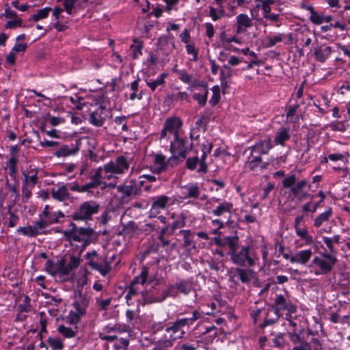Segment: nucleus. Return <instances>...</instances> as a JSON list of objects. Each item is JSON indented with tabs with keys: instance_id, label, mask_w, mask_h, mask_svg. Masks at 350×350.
Segmentation results:
<instances>
[{
	"instance_id": "17",
	"label": "nucleus",
	"mask_w": 350,
	"mask_h": 350,
	"mask_svg": "<svg viewBox=\"0 0 350 350\" xmlns=\"http://www.w3.org/2000/svg\"><path fill=\"white\" fill-rule=\"evenodd\" d=\"M213 241L218 246L228 247L229 249L228 252H230L237 246H239V237L237 236L215 237L213 239Z\"/></svg>"
},
{
	"instance_id": "36",
	"label": "nucleus",
	"mask_w": 350,
	"mask_h": 350,
	"mask_svg": "<svg viewBox=\"0 0 350 350\" xmlns=\"http://www.w3.org/2000/svg\"><path fill=\"white\" fill-rule=\"evenodd\" d=\"M137 297V298L135 299L137 302V307H139V304L144 305V303L141 301V299L139 297V292L137 289L135 288V286L130 285L129 288V291L127 294L125 296L126 302L128 306H131L133 304L132 299Z\"/></svg>"
},
{
	"instance_id": "22",
	"label": "nucleus",
	"mask_w": 350,
	"mask_h": 350,
	"mask_svg": "<svg viewBox=\"0 0 350 350\" xmlns=\"http://www.w3.org/2000/svg\"><path fill=\"white\" fill-rule=\"evenodd\" d=\"M312 256V252L310 249L298 251L291 256L290 262L291 263L306 265L310 260Z\"/></svg>"
},
{
	"instance_id": "49",
	"label": "nucleus",
	"mask_w": 350,
	"mask_h": 350,
	"mask_svg": "<svg viewBox=\"0 0 350 350\" xmlns=\"http://www.w3.org/2000/svg\"><path fill=\"white\" fill-rule=\"evenodd\" d=\"M18 160L15 157H12L6 162L7 168L9 170L10 176L16 179V165Z\"/></svg>"
},
{
	"instance_id": "62",
	"label": "nucleus",
	"mask_w": 350,
	"mask_h": 350,
	"mask_svg": "<svg viewBox=\"0 0 350 350\" xmlns=\"http://www.w3.org/2000/svg\"><path fill=\"white\" fill-rule=\"evenodd\" d=\"M187 53L189 55H192V58L190 61L196 62L198 59V50L196 49L193 44H187L186 45Z\"/></svg>"
},
{
	"instance_id": "8",
	"label": "nucleus",
	"mask_w": 350,
	"mask_h": 350,
	"mask_svg": "<svg viewBox=\"0 0 350 350\" xmlns=\"http://www.w3.org/2000/svg\"><path fill=\"white\" fill-rule=\"evenodd\" d=\"M129 168V163L124 156L118 157L115 161H110L104 165L105 174H124Z\"/></svg>"
},
{
	"instance_id": "14",
	"label": "nucleus",
	"mask_w": 350,
	"mask_h": 350,
	"mask_svg": "<svg viewBox=\"0 0 350 350\" xmlns=\"http://www.w3.org/2000/svg\"><path fill=\"white\" fill-rule=\"evenodd\" d=\"M312 33L308 29H304L297 34V40L299 42L301 48L297 50L299 55H304V50L309 49L311 51L310 46L312 44Z\"/></svg>"
},
{
	"instance_id": "18",
	"label": "nucleus",
	"mask_w": 350,
	"mask_h": 350,
	"mask_svg": "<svg viewBox=\"0 0 350 350\" xmlns=\"http://www.w3.org/2000/svg\"><path fill=\"white\" fill-rule=\"evenodd\" d=\"M23 183L36 185L39 180L38 168L34 165H29L25 170L22 172Z\"/></svg>"
},
{
	"instance_id": "63",
	"label": "nucleus",
	"mask_w": 350,
	"mask_h": 350,
	"mask_svg": "<svg viewBox=\"0 0 350 350\" xmlns=\"http://www.w3.org/2000/svg\"><path fill=\"white\" fill-rule=\"evenodd\" d=\"M278 0H263V4L261 3L263 17L269 14L271 11V5L276 3Z\"/></svg>"
},
{
	"instance_id": "43",
	"label": "nucleus",
	"mask_w": 350,
	"mask_h": 350,
	"mask_svg": "<svg viewBox=\"0 0 350 350\" xmlns=\"http://www.w3.org/2000/svg\"><path fill=\"white\" fill-rule=\"evenodd\" d=\"M166 77L167 74L161 73L156 79L152 81H146V85L151 89L152 92H154L157 88L164 85L165 79Z\"/></svg>"
},
{
	"instance_id": "28",
	"label": "nucleus",
	"mask_w": 350,
	"mask_h": 350,
	"mask_svg": "<svg viewBox=\"0 0 350 350\" xmlns=\"http://www.w3.org/2000/svg\"><path fill=\"white\" fill-rule=\"evenodd\" d=\"M239 280L243 284H247L253 277V270L247 267H237L235 269Z\"/></svg>"
},
{
	"instance_id": "52",
	"label": "nucleus",
	"mask_w": 350,
	"mask_h": 350,
	"mask_svg": "<svg viewBox=\"0 0 350 350\" xmlns=\"http://www.w3.org/2000/svg\"><path fill=\"white\" fill-rule=\"evenodd\" d=\"M208 94V89L204 88L201 93H195L193 98L198 101L200 105L204 106L206 103Z\"/></svg>"
},
{
	"instance_id": "13",
	"label": "nucleus",
	"mask_w": 350,
	"mask_h": 350,
	"mask_svg": "<svg viewBox=\"0 0 350 350\" xmlns=\"http://www.w3.org/2000/svg\"><path fill=\"white\" fill-rule=\"evenodd\" d=\"M144 180L137 181L131 179L127 185H119L118 191L122 194L123 198L130 197L132 195H137L140 190V186L144 185Z\"/></svg>"
},
{
	"instance_id": "26",
	"label": "nucleus",
	"mask_w": 350,
	"mask_h": 350,
	"mask_svg": "<svg viewBox=\"0 0 350 350\" xmlns=\"http://www.w3.org/2000/svg\"><path fill=\"white\" fill-rule=\"evenodd\" d=\"M271 148V139H267L256 143L251 148V152H252V154H256L261 156L262 154H267Z\"/></svg>"
},
{
	"instance_id": "1",
	"label": "nucleus",
	"mask_w": 350,
	"mask_h": 350,
	"mask_svg": "<svg viewBox=\"0 0 350 350\" xmlns=\"http://www.w3.org/2000/svg\"><path fill=\"white\" fill-rule=\"evenodd\" d=\"M228 254L232 263L241 267L252 268L258 260L255 250L249 245L237 246Z\"/></svg>"
},
{
	"instance_id": "45",
	"label": "nucleus",
	"mask_w": 350,
	"mask_h": 350,
	"mask_svg": "<svg viewBox=\"0 0 350 350\" xmlns=\"http://www.w3.org/2000/svg\"><path fill=\"white\" fill-rule=\"evenodd\" d=\"M148 275V269L146 267H143L141 273L139 275L135 277L132 280L131 284L135 286L136 284H144L146 283Z\"/></svg>"
},
{
	"instance_id": "9",
	"label": "nucleus",
	"mask_w": 350,
	"mask_h": 350,
	"mask_svg": "<svg viewBox=\"0 0 350 350\" xmlns=\"http://www.w3.org/2000/svg\"><path fill=\"white\" fill-rule=\"evenodd\" d=\"M274 311L275 314L280 317V312L282 311H287L291 317V314L297 311V307L291 300H288L283 295H278L274 299Z\"/></svg>"
},
{
	"instance_id": "31",
	"label": "nucleus",
	"mask_w": 350,
	"mask_h": 350,
	"mask_svg": "<svg viewBox=\"0 0 350 350\" xmlns=\"http://www.w3.org/2000/svg\"><path fill=\"white\" fill-rule=\"evenodd\" d=\"M233 208V204L230 202L224 201L223 202L218 204L215 208H214L211 213L215 216H221L225 213H231Z\"/></svg>"
},
{
	"instance_id": "23",
	"label": "nucleus",
	"mask_w": 350,
	"mask_h": 350,
	"mask_svg": "<svg viewBox=\"0 0 350 350\" xmlns=\"http://www.w3.org/2000/svg\"><path fill=\"white\" fill-rule=\"evenodd\" d=\"M89 305V299L88 297L79 292L75 295L73 306L75 310H78L80 314H85L87 308Z\"/></svg>"
},
{
	"instance_id": "15",
	"label": "nucleus",
	"mask_w": 350,
	"mask_h": 350,
	"mask_svg": "<svg viewBox=\"0 0 350 350\" xmlns=\"http://www.w3.org/2000/svg\"><path fill=\"white\" fill-rule=\"evenodd\" d=\"M81 258L79 256L72 255L70 258L69 262L66 265L64 258L59 259V265L62 267L60 271L63 276L68 275L70 272L76 269L80 265Z\"/></svg>"
},
{
	"instance_id": "21",
	"label": "nucleus",
	"mask_w": 350,
	"mask_h": 350,
	"mask_svg": "<svg viewBox=\"0 0 350 350\" xmlns=\"http://www.w3.org/2000/svg\"><path fill=\"white\" fill-rule=\"evenodd\" d=\"M75 145L77 150H79L81 148H86L88 151L90 152V150L93 151L96 148L97 139L96 136L92 134L76 139Z\"/></svg>"
},
{
	"instance_id": "56",
	"label": "nucleus",
	"mask_w": 350,
	"mask_h": 350,
	"mask_svg": "<svg viewBox=\"0 0 350 350\" xmlns=\"http://www.w3.org/2000/svg\"><path fill=\"white\" fill-rule=\"evenodd\" d=\"M284 37V36L282 33H277L273 36L267 37L266 39L267 46L272 47L276 44L282 42Z\"/></svg>"
},
{
	"instance_id": "39",
	"label": "nucleus",
	"mask_w": 350,
	"mask_h": 350,
	"mask_svg": "<svg viewBox=\"0 0 350 350\" xmlns=\"http://www.w3.org/2000/svg\"><path fill=\"white\" fill-rule=\"evenodd\" d=\"M44 124H49L50 126L54 127L65 122V119L59 116H54L50 113H47L44 116Z\"/></svg>"
},
{
	"instance_id": "34",
	"label": "nucleus",
	"mask_w": 350,
	"mask_h": 350,
	"mask_svg": "<svg viewBox=\"0 0 350 350\" xmlns=\"http://www.w3.org/2000/svg\"><path fill=\"white\" fill-rule=\"evenodd\" d=\"M213 4L215 5V8L219 11H221L222 14L226 16V9L225 4H226L228 7V9L230 10L232 15L235 14L234 9L235 5L232 3L231 0H215Z\"/></svg>"
},
{
	"instance_id": "47",
	"label": "nucleus",
	"mask_w": 350,
	"mask_h": 350,
	"mask_svg": "<svg viewBox=\"0 0 350 350\" xmlns=\"http://www.w3.org/2000/svg\"><path fill=\"white\" fill-rule=\"evenodd\" d=\"M286 336L285 332H279L272 339L273 347L280 349H283L288 343L284 339V336Z\"/></svg>"
},
{
	"instance_id": "16",
	"label": "nucleus",
	"mask_w": 350,
	"mask_h": 350,
	"mask_svg": "<svg viewBox=\"0 0 350 350\" xmlns=\"http://www.w3.org/2000/svg\"><path fill=\"white\" fill-rule=\"evenodd\" d=\"M181 198L187 200L189 198L197 199L200 195V189L197 183H189L180 187Z\"/></svg>"
},
{
	"instance_id": "55",
	"label": "nucleus",
	"mask_w": 350,
	"mask_h": 350,
	"mask_svg": "<svg viewBox=\"0 0 350 350\" xmlns=\"http://www.w3.org/2000/svg\"><path fill=\"white\" fill-rule=\"evenodd\" d=\"M213 95L209 100V103L212 106L216 105L220 100V88L218 85H215L211 89Z\"/></svg>"
},
{
	"instance_id": "20",
	"label": "nucleus",
	"mask_w": 350,
	"mask_h": 350,
	"mask_svg": "<svg viewBox=\"0 0 350 350\" xmlns=\"http://www.w3.org/2000/svg\"><path fill=\"white\" fill-rule=\"evenodd\" d=\"M269 163V162H263L260 155L256 154H252V152H251L250 156L248 157L245 164V167L250 171H256L258 167L260 170H264L267 167Z\"/></svg>"
},
{
	"instance_id": "12",
	"label": "nucleus",
	"mask_w": 350,
	"mask_h": 350,
	"mask_svg": "<svg viewBox=\"0 0 350 350\" xmlns=\"http://www.w3.org/2000/svg\"><path fill=\"white\" fill-rule=\"evenodd\" d=\"M170 200V198L165 195L153 197L151 208L149 211V217H157L161 210L167 208Z\"/></svg>"
},
{
	"instance_id": "25",
	"label": "nucleus",
	"mask_w": 350,
	"mask_h": 350,
	"mask_svg": "<svg viewBox=\"0 0 350 350\" xmlns=\"http://www.w3.org/2000/svg\"><path fill=\"white\" fill-rule=\"evenodd\" d=\"M151 171L154 174H161L166 171L165 157L161 154L154 156L153 163L150 166Z\"/></svg>"
},
{
	"instance_id": "6",
	"label": "nucleus",
	"mask_w": 350,
	"mask_h": 350,
	"mask_svg": "<svg viewBox=\"0 0 350 350\" xmlns=\"http://www.w3.org/2000/svg\"><path fill=\"white\" fill-rule=\"evenodd\" d=\"M100 97L96 104L98 105V107L94 111H92L90 114V122L95 126H102L104 121L107 118L111 116L108 100H105Z\"/></svg>"
},
{
	"instance_id": "44",
	"label": "nucleus",
	"mask_w": 350,
	"mask_h": 350,
	"mask_svg": "<svg viewBox=\"0 0 350 350\" xmlns=\"http://www.w3.org/2000/svg\"><path fill=\"white\" fill-rule=\"evenodd\" d=\"M295 233L296 234L300 237L301 239L304 240L306 244H311L313 242V238L311 235L308 234V230L306 228L299 227L296 228Z\"/></svg>"
},
{
	"instance_id": "46",
	"label": "nucleus",
	"mask_w": 350,
	"mask_h": 350,
	"mask_svg": "<svg viewBox=\"0 0 350 350\" xmlns=\"http://www.w3.org/2000/svg\"><path fill=\"white\" fill-rule=\"evenodd\" d=\"M57 331L65 338H71L75 337L77 332V327H75V328L73 329L71 327H66L64 325H60L57 328Z\"/></svg>"
},
{
	"instance_id": "64",
	"label": "nucleus",
	"mask_w": 350,
	"mask_h": 350,
	"mask_svg": "<svg viewBox=\"0 0 350 350\" xmlns=\"http://www.w3.org/2000/svg\"><path fill=\"white\" fill-rule=\"evenodd\" d=\"M198 164L200 165V162L197 156L189 157L186 161V167L190 170H194Z\"/></svg>"
},
{
	"instance_id": "51",
	"label": "nucleus",
	"mask_w": 350,
	"mask_h": 350,
	"mask_svg": "<svg viewBox=\"0 0 350 350\" xmlns=\"http://www.w3.org/2000/svg\"><path fill=\"white\" fill-rule=\"evenodd\" d=\"M51 10V8L49 7H46L42 9L38 10V12L33 14L31 16V19L33 21L37 22L41 19L45 18L48 16L49 12Z\"/></svg>"
},
{
	"instance_id": "53",
	"label": "nucleus",
	"mask_w": 350,
	"mask_h": 350,
	"mask_svg": "<svg viewBox=\"0 0 350 350\" xmlns=\"http://www.w3.org/2000/svg\"><path fill=\"white\" fill-rule=\"evenodd\" d=\"M104 330L106 332H116L118 333H124L129 331V327L126 325L116 324L113 326L107 325L105 327Z\"/></svg>"
},
{
	"instance_id": "41",
	"label": "nucleus",
	"mask_w": 350,
	"mask_h": 350,
	"mask_svg": "<svg viewBox=\"0 0 350 350\" xmlns=\"http://www.w3.org/2000/svg\"><path fill=\"white\" fill-rule=\"evenodd\" d=\"M139 81V79L138 78L133 81L130 85V88L132 90V93L129 96V99L131 100H134L136 98L138 100H141L142 98V91H139L138 92Z\"/></svg>"
},
{
	"instance_id": "27",
	"label": "nucleus",
	"mask_w": 350,
	"mask_h": 350,
	"mask_svg": "<svg viewBox=\"0 0 350 350\" xmlns=\"http://www.w3.org/2000/svg\"><path fill=\"white\" fill-rule=\"evenodd\" d=\"M182 126L183 122L180 118L176 116L170 117L166 119L162 131H178Z\"/></svg>"
},
{
	"instance_id": "10",
	"label": "nucleus",
	"mask_w": 350,
	"mask_h": 350,
	"mask_svg": "<svg viewBox=\"0 0 350 350\" xmlns=\"http://www.w3.org/2000/svg\"><path fill=\"white\" fill-rule=\"evenodd\" d=\"M174 133V140L171 142V152L172 154L178 155L180 161H183L186 159L187 155V146L185 144L187 141L179 137V133Z\"/></svg>"
},
{
	"instance_id": "30",
	"label": "nucleus",
	"mask_w": 350,
	"mask_h": 350,
	"mask_svg": "<svg viewBox=\"0 0 350 350\" xmlns=\"http://www.w3.org/2000/svg\"><path fill=\"white\" fill-rule=\"evenodd\" d=\"M176 289L185 295H189L193 290L192 281L190 280H180L175 284Z\"/></svg>"
},
{
	"instance_id": "7",
	"label": "nucleus",
	"mask_w": 350,
	"mask_h": 350,
	"mask_svg": "<svg viewBox=\"0 0 350 350\" xmlns=\"http://www.w3.org/2000/svg\"><path fill=\"white\" fill-rule=\"evenodd\" d=\"M85 258L91 268L97 270L102 275L105 276L110 272V262L106 258L99 256L95 250L87 252Z\"/></svg>"
},
{
	"instance_id": "48",
	"label": "nucleus",
	"mask_w": 350,
	"mask_h": 350,
	"mask_svg": "<svg viewBox=\"0 0 350 350\" xmlns=\"http://www.w3.org/2000/svg\"><path fill=\"white\" fill-rule=\"evenodd\" d=\"M35 187L34 185H30L22 183V200L26 202L32 196V189Z\"/></svg>"
},
{
	"instance_id": "60",
	"label": "nucleus",
	"mask_w": 350,
	"mask_h": 350,
	"mask_svg": "<svg viewBox=\"0 0 350 350\" xmlns=\"http://www.w3.org/2000/svg\"><path fill=\"white\" fill-rule=\"evenodd\" d=\"M208 9H209L208 16L211 18V19L213 21H219L221 18L225 16V15L222 14V12L216 10L215 8V6L210 5L208 7Z\"/></svg>"
},
{
	"instance_id": "4",
	"label": "nucleus",
	"mask_w": 350,
	"mask_h": 350,
	"mask_svg": "<svg viewBox=\"0 0 350 350\" xmlns=\"http://www.w3.org/2000/svg\"><path fill=\"white\" fill-rule=\"evenodd\" d=\"M321 256L323 258L316 256L312 260V264L317 265L319 268V271H317L314 273L316 275L329 273L338 261L335 255L328 252H323L321 254Z\"/></svg>"
},
{
	"instance_id": "29",
	"label": "nucleus",
	"mask_w": 350,
	"mask_h": 350,
	"mask_svg": "<svg viewBox=\"0 0 350 350\" xmlns=\"http://www.w3.org/2000/svg\"><path fill=\"white\" fill-rule=\"evenodd\" d=\"M237 24V32L245 31L247 28L252 26V21L250 17L245 14H240L236 17Z\"/></svg>"
},
{
	"instance_id": "32",
	"label": "nucleus",
	"mask_w": 350,
	"mask_h": 350,
	"mask_svg": "<svg viewBox=\"0 0 350 350\" xmlns=\"http://www.w3.org/2000/svg\"><path fill=\"white\" fill-rule=\"evenodd\" d=\"M333 215V211L331 207H329L323 213H321L314 219L313 226L315 228H319L325 222L327 221Z\"/></svg>"
},
{
	"instance_id": "50",
	"label": "nucleus",
	"mask_w": 350,
	"mask_h": 350,
	"mask_svg": "<svg viewBox=\"0 0 350 350\" xmlns=\"http://www.w3.org/2000/svg\"><path fill=\"white\" fill-rule=\"evenodd\" d=\"M85 314H80L78 313V310H71L66 317V321L70 325H77L79 323L81 317Z\"/></svg>"
},
{
	"instance_id": "58",
	"label": "nucleus",
	"mask_w": 350,
	"mask_h": 350,
	"mask_svg": "<svg viewBox=\"0 0 350 350\" xmlns=\"http://www.w3.org/2000/svg\"><path fill=\"white\" fill-rule=\"evenodd\" d=\"M47 342L51 346L52 350H62L64 348V343L59 338L49 337Z\"/></svg>"
},
{
	"instance_id": "54",
	"label": "nucleus",
	"mask_w": 350,
	"mask_h": 350,
	"mask_svg": "<svg viewBox=\"0 0 350 350\" xmlns=\"http://www.w3.org/2000/svg\"><path fill=\"white\" fill-rule=\"evenodd\" d=\"M103 172H105L104 166L99 167L95 173L91 176V179H96L98 181H101L103 178L109 180L113 177L111 174H103Z\"/></svg>"
},
{
	"instance_id": "38",
	"label": "nucleus",
	"mask_w": 350,
	"mask_h": 350,
	"mask_svg": "<svg viewBox=\"0 0 350 350\" xmlns=\"http://www.w3.org/2000/svg\"><path fill=\"white\" fill-rule=\"evenodd\" d=\"M204 316V313L203 312H200L198 310H194L192 312V315L191 317L187 318H181L182 322L185 325V326L190 327L196 321L202 319Z\"/></svg>"
},
{
	"instance_id": "2",
	"label": "nucleus",
	"mask_w": 350,
	"mask_h": 350,
	"mask_svg": "<svg viewBox=\"0 0 350 350\" xmlns=\"http://www.w3.org/2000/svg\"><path fill=\"white\" fill-rule=\"evenodd\" d=\"M72 228L63 231L66 240L81 243L83 247H86L98 239V234L92 228H78L74 223L70 224Z\"/></svg>"
},
{
	"instance_id": "19",
	"label": "nucleus",
	"mask_w": 350,
	"mask_h": 350,
	"mask_svg": "<svg viewBox=\"0 0 350 350\" xmlns=\"http://www.w3.org/2000/svg\"><path fill=\"white\" fill-rule=\"evenodd\" d=\"M332 48L326 44H321L314 49L313 55L316 61L324 63L331 55Z\"/></svg>"
},
{
	"instance_id": "11",
	"label": "nucleus",
	"mask_w": 350,
	"mask_h": 350,
	"mask_svg": "<svg viewBox=\"0 0 350 350\" xmlns=\"http://www.w3.org/2000/svg\"><path fill=\"white\" fill-rule=\"evenodd\" d=\"M184 327L185 326L180 319L172 323L165 328V332L170 334L169 336H167V339L174 343L177 339L183 338L185 334V332L183 329Z\"/></svg>"
},
{
	"instance_id": "57",
	"label": "nucleus",
	"mask_w": 350,
	"mask_h": 350,
	"mask_svg": "<svg viewBox=\"0 0 350 350\" xmlns=\"http://www.w3.org/2000/svg\"><path fill=\"white\" fill-rule=\"evenodd\" d=\"M180 234L183 236L184 245L185 247H191L192 248L196 247L195 242L189 237L191 234V231L189 230H182L180 231Z\"/></svg>"
},
{
	"instance_id": "35",
	"label": "nucleus",
	"mask_w": 350,
	"mask_h": 350,
	"mask_svg": "<svg viewBox=\"0 0 350 350\" xmlns=\"http://www.w3.org/2000/svg\"><path fill=\"white\" fill-rule=\"evenodd\" d=\"M318 196L321 198L320 200L319 201V202H316L314 203L312 208L310 207L311 206V202H307L306 204H304L302 206H301V210L304 213H308V212H310L312 213H314L317 211L318 207L319 206V205L324 201V200L325 199L326 196L325 195V193H323V191H319L318 192Z\"/></svg>"
},
{
	"instance_id": "24",
	"label": "nucleus",
	"mask_w": 350,
	"mask_h": 350,
	"mask_svg": "<svg viewBox=\"0 0 350 350\" xmlns=\"http://www.w3.org/2000/svg\"><path fill=\"white\" fill-rule=\"evenodd\" d=\"M51 194L53 200L60 202H65L70 198V193L65 185H60L57 189L53 188Z\"/></svg>"
},
{
	"instance_id": "5",
	"label": "nucleus",
	"mask_w": 350,
	"mask_h": 350,
	"mask_svg": "<svg viewBox=\"0 0 350 350\" xmlns=\"http://www.w3.org/2000/svg\"><path fill=\"white\" fill-rule=\"evenodd\" d=\"M297 178L295 174H291L287 177H285L282 180V187L284 188H290V194L294 197H298L301 196L305 197L308 195L307 191H304L305 187L308 185V183L306 180L303 179L296 183Z\"/></svg>"
},
{
	"instance_id": "37",
	"label": "nucleus",
	"mask_w": 350,
	"mask_h": 350,
	"mask_svg": "<svg viewBox=\"0 0 350 350\" xmlns=\"http://www.w3.org/2000/svg\"><path fill=\"white\" fill-rule=\"evenodd\" d=\"M137 230H139V228L135 222L129 221L126 224H122V230L120 232V234L131 237L135 234Z\"/></svg>"
},
{
	"instance_id": "42",
	"label": "nucleus",
	"mask_w": 350,
	"mask_h": 350,
	"mask_svg": "<svg viewBox=\"0 0 350 350\" xmlns=\"http://www.w3.org/2000/svg\"><path fill=\"white\" fill-rule=\"evenodd\" d=\"M172 340L167 339V335H164L162 338L159 340L154 345L153 350H167L173 346Z\"/></svg>"
},
{
	"instance_id": "3",
	"label": "nucleus",
	"mask_w": 350,
	"mask_h": 350,
	"mask_svg": "<svg viewBox=\"0 0 350 350\" xmlns=\"http://www.w3.org/2000/svg\"><path fill=\"white\" fill-rule=\"evenodd\" d=\"M100 204L94 200L85 201L72 213V217L75 221H91L93 215L98 213Z\"/></svg>"
},
{
	"instance_id": "33",
	"label": "nucleus",
	"mask_w": 350,
	"mask_h": 350,
	"mask_svg": "<svg viewBox=\"0 0 350 350\" xmlns=\"http://www.w3.org/2000/svg\"><path fill=\"white\" fill-rule=\"evenodd\" d=\"M62 267L59 265V260L55 263L53 260L49 259L45 263V271L52 276L59 275L63 276L60 269Z\"/></svg>"
},
{
	"instance_id": "61",
	"label": "nucleus",
	"mask_w": 350,
	"mask_h": 350,
	"mask_svg": "<svg viewBox=\"0 0 350 350\" xmlns=\"http://www.w3.org/2000/svg\"><path fill=\"white\" fill-rule=\"evenodd\" d=\"M49 208V205H46L44 208V210L43 211V214L45 216V218L47 221L51 222V225L53 224H57L59 222V220L57 219V217H56V213H50L47 211Z\"/></svg>"
},
{
	"instance_id": "59",
	"label": "nucleus",
	"mask_w": 350,
	"mask_h": 350,
	"mask_svg": "<svg viewBox=\"0 0 350 350\" xmlns=\"http://www.w3.org/2000/svg\"><path fill=\"white\" fill-rule=\"evenodd\" d=\"M79 0H65L63 3V6L66 12V13L69 15L72 14L74 11L75 10V5L77 3Z\"/></svg>"
},
{
	"instance_id": "40",
	"label": "nucleus",
	"mask_w": 350,
	"mask_h": 350,
	"mask_svg": "<svg viewBox=\"0 0 350 350\" xmlns=\"http://www.w3.org/2000/svg\"><path fill=\"white\" fill-rule=\"evenodd\" d=\"M212 147H213L212 144H210L208 149L207 150V151L204 150V149H206L205 147H204V149H202L203 153H202V155L201 156L200 159H199L200 167L197 170L198 172L202 173V174H205V173L207 172L208 167H207V165L206 163V158L207 154L210 152L211 149L212 148Z\"/></svg>"
}]
</instances>
